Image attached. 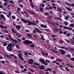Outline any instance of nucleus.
Segmentation results:
<instances>
[{
  "mask_svg": "<svg viewBox=\"0 0 74 74\" xmlns=\"http://www.w3.org/2000/svg\"><path fill=\"white\" fill-rule=\"evenodd\" d=\"M15 44H16V43H14L13 42H10V43L8 45H10L11 47H14V46L15 45Z\"/></svg>",
  "mask_w": 74,
  "mask_h": 74,
  "instance_id": "10",
  "label": "nucleus"
},
{
  "mask_svg": "<svg viewBox=\"0 0 74 74\" xmlns=\"http://www.w3.org/2000/svg\"><path fill=\"white\" fill-rule=\"evenodd\" d=\"M57 60H58V61H59V62H60L63 61V60H61V59H57Z\"/></svg>",
  "mask_w": 74,
  "mask_h": 74,
  "instance_id": "43",
  "label": "nucleus"
},
{
  "mask_svg": "<svg viewBox=\"0 0 74 74\" xmlns=\"http://www.w3.org/2000/svg\"><path fill=\"white\" fill-rule=\"evenodd\" d=\"M22 21L24 23H28L27 24L28 25H36L37 23H33L31 21H29L28 20H27L26 21L25 20V19H23V18H21Z\"/></svg>",
  "mask_w": 74,
  "mask_h": 74,
  "instance_id": "1",
  "label": "nucleus"
},
{
  "mask_svg": "<svg viewBox=\"0 0 74 74\" xmlns=\"http://www.w3.org/2000/svg\"><path fill=\"white\" fill-rule=\"evenodd\" d=\"M47 69L48 70V71H51V70H52V69H51V68H47Z\"/></svg>",
  "mask_w": 74,
  "mask_h": 74,
  "instance_id": "54",
  "label": "nucleus"
},
{
  "mask_svg": "<svg viewBox=\"0 0 74 74\" xmlns=\"http://www.w3.org/2000/svg\"><path fill=\"white\" fill-rule=\"evenodd\" d=\"M45 61L46 62H47V63H49L51 62L49 60L47 59H46Z\"/></svg>",
  "mask_w": 74,
  "mask_h": 74,
  "instance_id": "32",
  "label": "nucleus"
},
{
  "mask_svg": "<svg viewBox=\"0 0 74 74\" xmlns=\"http://www.w3.org/2000/svg\"><path fill=\"white\" fill-rule=\"evenodd\" d=\"M63 28L64 29H68V30H72V29L69 27H66L65 26H63Z\"/></svg>",
  "mask_w": 74,
  "mask_h": 74,
  "instance_id": "12",
  "label": "nucleus"
},
{
  "mask_svg": "<svg viewBox=\"0 0 74 74\" xmlns=\"http://www.w3.org/2000/svg\"><path fill=\"white\" fill-rule=\"evenodd\" d=\"M58 50L60 51V53H61V54H62V55H64V53H66L65 51L63 49H59Z\"/></svg>",
  "mask_w": 74,
  "mask_h": 74,
  "instance_id": "8",
  "label": "nucleus"
},
{
  "mask_svg": "<svg viewBox=\"0 0 74 74\" xmlns=\"http://www.w3.org/2000/svg\"><path fill=\"white\" fill-rule=\"evenodd\" d=\"M7 8L9 10H11V8H10V6L9 5H7Z\"/></svg>",
  "mask_w": 74,
  "mask_h": 74,
  "instance_id": "28",
  "label": "nucleus"
},
{
  "mask_svg": "<svg viewBox=\"0 0 74 74\" xmlns=\"http://www.w3.org/2000/svg\"><path fill=\"white\" fill-rule=\"evenodd\" d=\"M41 67H40V69H41L42 70H43V69H45V66L43 65H41L40 66Z\"/></svg>",
  "mask_w": 74,
  "mask_h": 74,
  "instance_id": "14",
  "label": "nucleus"
},
{
  "mask_svg": "<svg viewBox=\"0 0 74 74\" xmlns=\"http://www.w3.org/2000/svg\"><path fill=\"white\" fill-rule=\"evenodd\" d=\"M1 17L3 19V20L5 21L6 20V18L4 17V16L3 14H1L0 15Z\"/></svg>",
  "mask_w": 74,
  "mask_h": 74,
  "instance_id": "9",
  "label": "nucleus"
},
{
  "mask_svg": "<svg viewBox=\"0 0 74 74\" xmlns=\"http://www.w3.org/2000/svg\"><path fill=\"white\" fill-rule=\"evenodd\" d=\"M24 55H25V56H28V57H29L28 55H27V52H25Z\"/></svg>",
  "mask_w": 74,
  "mask_h": 74,
  "instance_id": "35",
  "label": "nucleus"
},
{
  "mask_svg": "<svg viewBox=\"0 0 74 74\" xmlns=\"http://www.w3.org/2000/svg\"><path fill=\"white\" fill-rule=\"evenodd\" d=\"M57 20H60V21H62V19L59 17H57Z\"/></svg>",
  "mask_w": 74,
  "mask_h": 74,
  "instance_id": "46",
  "label": "nucleus"
},
{
  "mask_svg": "<svg viewBox=\"0 0 74 74\" xmlns=\"http://www.w3.org/2000/svg\"><path fill=\"white\" fill-rule=\"evenodd\" d=\"M16 36H17L18 37H21V35H20V34H16Z\"/></svg>",
  "mask_w": 74,
  "mask_h": 74,
  "instance_id": "44",
  "label": "nucleus"
},
{
  "mask_svg": "<svg viewBox=\"0 0 74 74\" xmlns=\"http://www.w3.org/2000/svg\"><path fill=\"white\" fill-rule=\"evenodd\" d=\"M70 60H73L74 62V58H72L70 59Z\"/></svg>",
  "mask_w": 74,
  "mask_h": 74,
  "instance_id": "56",
  "label": "nucleus"
},
{
  "mask_svg": "<svg viewBox=\"0 0 74 74\" xmlns=\"http://www.w3.org/2000/svg\"><path fill=\"white\" fill-rule=\"evenodd\" d=\"M64 24L65 25H68V24H69V23H67L66 21H65L64 22Z\"/></svg>",
  "mask_w": 74,
  "mask_h": 74,
  "instance_id": "40",
  "label": "nucleus"
},
{
  "mask_svg": "<svg viewBox=\"0 0 74 74\" xmlns=\"http://www.w3.org/2000/svg\"><path fill=\"white\" fill-rule=\"evenodd\" d=\"M69 51H74V49L73 48H69Z\"/></svg>",
  "mask_w": 74,
  "mask_h": 74,
  "instance_id": "34",
  "label": "nucleus"
},
{
  "mask_svg": "<svg viewBox=\"0 0 74 74\" xmlns=\"http://www.w3.org/2000/svg\"><path fill=\"white\" fill-rule=\"evenodd\" d=\"M64 40H65V41H66L68 43H69V40L66 39H64Z\"/></svg>",
  "mask_w": 74,
  "mask_h": 74,
  "instance_id": "50",
  "label": "nucleus"
},
{
  "mask_svg": "<svg viewBox=\"0 0 74 74\" xmlns=\"http://www.w3.org/2000/svg\"><path fill=\"white\" fill-rule=\"evenodd\" d=\"M17 10L18 11H21V8H17Z\"/></svg>",
  "mask_w": 74,
  "mask_h": 74,
  "instance_id": "39",
  "label": "nucleus"
},
{
  "mask_svg": "<svg viewBox=\"0 0 74 74\" xmlns=\"http://www.w3.org/2000/svg\"><path fill=\"white\" fill-rule=\"evenodd\" d=\"M12 18L13 19H15L16 18L15 17V16H12Z\"/></svg>",
  "mask_w": 74,
  "mask_h": 74,
  "instance_id": "37",
  "label": "nucleus"
},
{
  "mask_svg": "<svg viewBox=\"0 0 74 74\" xmlns=\"http://www.w3.org/2000/svg\"><path fill=\"white\" fill-rule=\"evenodd\" d=\"M27 35L29 37H30V38L32 37V35L30 34H27Z\"/></svg>",
  "mask_w": 74,
  "mask_h": 74,
  "instance_id": "30",
  "label": "nucleus"
},
{
  "mask_svg": "<svg viewBox=\"0 0 74 74\" xmlns=\"http://www.w3.org/2000/svg\"><path fill=\"white\" fill-rule=\"evenodd\" d=\"M51 51H52L53 52H55V53H58V52H57V51H56V50L54 49H51Z\"/></svg>",
  "mask_w": 74,
  "mask_h": 74,
  "instance_id": "21",
  "label": "nucleus"
},
{
  "mask_svg": "<svg viewBox=\"0 0 74 74\" xmlns=\"http://www.w3.org/2000/svg\"><path fill=\"white\" fill-rule=\"evenodd\" d=\"M65 8H66V10H68V11H72V9L71 8H70L69 7H65Z\"/></svg>",
  "mask_w": 74,
  "mask_h": 74,
  "instance_id": "13",
  "label": "nucleus"
},
{
  "mask_svg": "<svg viewBox=\"0 0 74 74\" xmlns=\"http://www.w3.org/2000/svg\"><path fill=\"white\" fill-rule=\"evenodd\" d=\"M66 56L67 58H71V55H70V54H69V53L67 54Z\"/></svg>",
  "mask_w": 74,
  "mask_h": 74,
  "instance_id": "22",
  "label": "nucleus"
},
{
  "mask_svg": "<svg viewBox=\"0 0 74 74\" xmlns=\"http://www.w3.org/2000/svg\"><path fill=\"white\" fill-rule=\"evenodd\" d=\"M35 30L36 31V32H37V33H40V34H42V32L38 28H36Z\"/></svg>",
  "mask_w": 74,
  "mask_h": 74,
  "instance_id": "7",
  "label": "nucleus"
},
{
  "mask_svg": "<svg viewBox=\"0 0 74 74\" xmlns=\"http://www.w3.org/2000/svg\"><path fill=\"white\" fill-rule=\"evenodd\" d=\"M8 51L11 52L12 51V47L10 45H8L6 47Z\"/></svg>",
  "mask_w": 74,
  "mask_h": 74,
  "instance_id": "2",
  "label": "nucleus"
},
{
  "mask_svg": "<svg viewBox=\"0 0 74 74\" xmlns=\"http://www.w3.org/2000/svg\"><path fill=\"white\" fill-rule=\"evenodd\" d=\"M18 57H19L21 60H23V58H22V54H19L18 55Z\"/></svg>",
  "mask_w": 74,
  "mask_h": 74,
  "instance_id": "16",
  "label": "nucleus"
},
{
  "mask_svg": "<svg viewBox=\"0 0 74 74\" xmlns=\"http://www.w3.org/2000/svg\"><path fill=\"white\" fill-rule=\"evenodd\" d=\"M66 36L67 37H70V33H68L67 34H66Z\"/></svg>",
  "mask_w": 74,
  "mask_h": 74,
  "instance_id": "48",
  "label": "nucleus"
},
{
  "mask_svg": "<svg viewBox=\"0 0 74 74\" xmlns=\"http://www.w3.org/2000/svg\"><path fill=\"white\" fill-rule=\"evenodd\" d=\"M34 37L35 38H37V36L36 35H34Z\"/></svg>",
  "mask_w": 74,
  "mask_h": 74,
  "instance_id": "58",
  "label": "nucleus"
},
{
  "mask_svg": "<svg viewBox=\"0 0 74 74\" xmlns=\"http://www.w3.org/2000/svg\"><path fill=\"white\" fill-rule=\"evenodd\" d=\"M40 36H41V39L42 40H45V39L44 38V36L42 35H40Z\"/></svg>",
  "mask_w": 74,
  "mask_h": 74,
  "instance_id": "20",
  "label": "nucleus"
},
{
  "mask_svg": "<svg viewBox=\"0 0 74 74\" xmlns=\"http://www.w3.org/2000/svg\"><path fill=\"white\" fill-rule=\"evenodd\" d=\"M15 72L16 73H20L19 72V71H15Z\"/></svg>",
  "mask_w": 74,
  "mask_h": 74,
  "instance_id": "60",
  "label": "nucleus"
},
{
  "mask_svg": "<svg viewBox=\"0 0 74 74\" xmlns=\"http://www.w3.org/2000/svg\"><path fill=\"white\" fill-rule=\"evenodd\" d=\"M11 30L14 33H17V32H16V31L14 29H11Z\"/></svg>",
  "mask_w": 74,
  "mask_h": 74,
  "instance_id": "15",
  "label": "nucleus"
},
{
  "mask_svg": "<svg viewBox=\"0 0 74 74\" xmlns=\"http://www.w3.org/2000/svg\"><path fill=\"white\" fill-rule=\"evenodd\" d=\"M16 27L17 29L20 30L21 27H22V26H21V25H17L16 26Z\"/></svg>",
  "mask_w": 74,
  "mask_h": 74,
  "instance_id": "11",
  "label": "nucleus"
},
{
  "mask_svg": "<svg viewBox=\"0 0 74 74\" xmlns=\"http://www.w3.org/2000/svg\"><path fill=\"white\" fill-rule=\"evenodd\" d=\"M25 31L26 32H30V30H29V29H25Z\"/></svg>",
  "mask_w": 74,
  "mask_h": 74,
  "instance_id": "47",
  "label": "nucleus"
},
{
  "mask_svg": "<svg viewBox=\"0 0 74 74\" xmlns=\"http://www.w3.org/2000/svg\"><path fill=\"white\" fill-rule=\"evenodd\" d=\"M12 40L13 42H15L16 43H18V42H17V40H16L15 39H13L12 38V39L11 40Z\"/></svg>",
  "mask_w": 74,
  "mask_h": 74,
  "instance_id": "17",
  "label": "nucleus"
},
{
  "mask_svg": "<svg viewBox=\"0 0 74 74\" xmlns=\"http://www.w3.org/2000/svg\"><path fill=\"white\" fill-rule=\"evenodd\" d=\"M30 47L31 48H33V47H34V44L31 45Z\"/></svg>",
  "mask_w": 74,
  "mask_h": 74,
  "instance_id": "41",
  "label": "nucleus"
},
{
  "mask_svg": "<svg viewBox=\"0 0 74 74\" xmlns=\"http://www.w3.org/2000/svg\"><path fill=\"white\" fill-rule=\"evenodd\" d=\"M65 4L66 5H68V6L69 7H71L72 6L73 7H74V3H72V4H71L70 3H69L67 2H66L65 3Z\"/></svg>",
  "mask_w": 74,
  "mask_h": 74,
  "instance_id": "5",
  "label": "nucleus"
},
{
  "mask_svg": "<svg viewBox=\"0 0 74 74\" xmlns=\"http://www.w3.org/2000/svg\"><path fill=\"white\" fill-rule=\"evenodd\" d=\"M20 68H21V69H23V68H24L23 66H20Z\"/></svg>",
  "mask_w": 74,
  "mask_h": 74,
  "instance_id": "59",
  "label": "nucleus"
},
{
  "mask_svg": "<svg viewBox=\"0 0 74 74\" xmlns=\"http://www.w3.org/2000/svg\"><path fill=\"white\" fill-rule=\"evenodd\" d=\"M59 42L61 44H63V41L62 40H59Z\"/></svg>",
  "mask_w": 74,
  "mask_h": 74,
  "instance_id": "36",
  "label": "nucleus"
},
{
  "mask_svg": "<svg viewBox=\"0 0 74 74\" xmlns=\"http://www.w3.org/2000/svg\"><path fill=\"white\" fill-rule=\"evenodd\" d=\"M16 47L18 49H19V46H18L17 45H16Z\"/></svg>",
  "mask_w": 74,
  "mask_h": 74,
  "instance_id": "55",
  "label": "nucleus"
},
{
  "mask_svg": "<svg viewBox=\"0 0 74 74\" xmlns=\"http://www.w3.org/2000/svg\"><path fill=\"white\" fill-rule=\"evenodd\" d=\"M6 16H7V17H8V18H10V16L9 15V14H7L6 15Z\"/></svg>",
  "mask_w": 74,
  "mask_h": 74,
  "instance_id": "52",
  "label": "nucleus"
},
{
  "mask_svg": "<svg viewBox=\"0 0 74 74\" xmlns=\"http://www.w3.org/2000/svg\"><path fill=\"white\" fill-rule=\"evenodd\" d=\"M8 45V44H7V43L5 42L3 44V46H4V47H5V46H7V45Z\"/></svg>",
  "mask_w": 74,
  "mask_h": 74,
  "instance_id": "31",
  "label": "nucleus"
},
{
  "mask_svg": "<svg viewBox=\"0 0 74 74\" xmlns=\"http://www.w3.org/2000/svg\"><path fill=\"white\" fill-rule=\"evenodd\" d=\"M4 56H5V57H8V58H10V59L11 58V57L10 56L6 54H5L4 55Z\"/></svg>",
  "mask_w": 74,
  "mask_h": 74,
  "instance_id": "26",
  "label": "nucleus"
},
{
  "mask_svg": "<svg viewBox=\"0 0 74 74\" xmlns=\"http://www.w3.org/2000/svg\"><path fill=\"white\" fill-rule=\"evenodd\" d=\"M57 9H58V11H59V12H62V10H61L60 8H57Z\"/></svg>",
  "mask_w": 74,
  "mask_h": 74,
  "instance_id": "24",
  "label": "nucleus"
},
{
  "mask_svg": "<svg viewBox=\"0 0 74 74\" xmlns=\"http://www.w3.org/2000/svg\"><path fill=\"white\" fill-rule=\"evenodd\" d=\"M44 54L45 56H47L48 55V54L47 53H44Z\"/></svg>",
  "mask_w": 74,
  "mask_h": 74,
  "instance_id": "45",
  "label": "nucleus"
},
{
  "mask_svg": "<svg viewBox=\"0 0 74 74\" xmlns=\"http://www.w3.org/2000/svg\"><path fill=\"white\" fill-rule=\"evenodd\" d=\"M29 12L30 13H31V14H32L33 15H35V13H34L33 11H29Z\"/></svg>",
  "mask_w": 74,
  "mask_h": 74,
  "instance_id": "27",
  "label": "nucleus"
},
{
  "mask_svg": "<svg viewBox=\"0 0 74 74\" xmlns=\"http://www.w3.org/2000/svg\"><path fill=\"white\" fill-rule=\"evenodd\" d=\"M29 71H32V72H34V70L32 69H29Z\"/></svg>",
  "mask_w": 74,
  "mask_h": 74,
  "instance_id": "42",
  "label": "nucleus"
},
{
  "mask_svg": "<svg viewBox=\"0 0 74 74\" xmlns=\"http://www.w3.org/2000/svg\"><path fill=\"white\" fill-rule=\"evenodd\" d=\"M39 61L40 62H41L42 63L44 64L45 66H47L48 65V63L45 62V60H44L43 59H40Z\"/></svg>",
  "mask_w": 74,
  "mask_h": 74,
  "instance_id": "3",
  "label": "nucleus"
},
{
  "mask_svg": "<svg viewBox=\"0 0 74 74\" xmlns=\"http://www.w3.org/2000/svg\"><path fill=\"white\" fill-rule=\"evenodd\" d=\"M39 8L41 12H43V10H44V8Z\"/></svg>",
  "mask_w": 74,
  "mask_h": 74,
  "instance_id": "18",
  "label": "nucleus"
},
{
  "mask_svg": "<svg viewBox=\"0 0 74 74\" xmlns=\"http://www.w3.org/2000/svg\"><path fill=\"white\" fill-rule=\"evenodd\" d=\"M69 16H66L64 18L65 20H67L68 19V18H69Z\"/></svg>",
  "mask_w": 74,
  "mask_h": 74,
  "instance_id": "23",
  "label": "nucleus"
},
{
  "mask_svg": "<svg viewBox=\"0 0 74 74\" xmlns=\"http://www.w3.org/2000/svg\"><path fill=\"white\" fill-rule=\"evenodd\" d=\"M40 5H41V7L43 8L45 7V4L44 3L40 4Z\"/></svg>",
  "mask_w": 74,
  "mask_h": 74,
  "instance_id": "19",
  "label": "nucleus"
},
{
  "mask_svg": "<svg viewBox=\"0 0 74 74\" xmlns=\"http://www.w3.org/2000/svg\"><path fill=\"white\" fill-rule=\"evenodd\" d=\"M69 26L70 27H74V24H71Z\"/></svg>",
  "mask_w": 74,
  "mask_h": 74,
  "instance_id": "25",
  "label": "nucleus"
},
{
  "mask_svg": "<svg viewBox=\"0 0 74 74\" xmlns=\"http://www.w3.org/2000/svg\"><path fill=\"white\" fill-rule=\"evenodd\" d=\"M4 32H5V33H8V31L7 30H4Z\"/></svg>",
  "mask_w": 74,
  "mask_h": 74,
  "instance_id": "63",
  "label": "nucleus"
},
{
  "mask_svg": "<svg viewBox=\"0 0 74 74\" xmlns=\"http://www.w3.org/2000/svg\"><path fill=\"white\" fill-rule=\"evenodd\" d=\"M34 64V65H36V66H40V64H38V63H35Z\"/></svg>",
  "mask_w": 74,
  "mask_h": 74,
  "instance_id": "29",
  "label": "nucleus"
},
{
  "mask_svg": "<svg viewBox=\"0 0 74 74\" xmlns=\"http://www.w3.org/2000/svg\"><path fill=\"white\" fill-rule=\"evenodd\" d=\"M52 18V16H47V18H48L49 19H51V18Z\"/></svg>",
  "mask_w": 74,
  "mask_h": 74,
  "instance_id": "49",
  "label": "nucleus"
},
{
  "mask_svg": "<svg viewBox=\"0 0 74 74\" xmlns=\"http://www.w3.org/2000/svg\"><path fill=\"white\" fill-rule=\"evenodd\" d=\"M23 2L22 0H20L19 1V3H22Z\"/></svg>",
  "mask_w": 74,
  "mask_h": 74,
  "instance_id": "57",
  "label": "nucleus"
},
{
  "mask_svg": "<svg viewBox=\"0 0 74 74\" xmlns=\"http://www.w3.org/2000/svg\"><path fill=\"white\" fill-rule=\"evenodd\" d=\"M60 48L62 49H64V47H60Z\"/></svg>",
  "mask_w": 74,
  "mask_h": 74,
  "instance_id": "61",
  "label": "nucleus"
},
{
  "mask_svg": "<svg viewBox=\"0 0 74 74\" xmlns=\"http://www.w3.org/2000/svg\"><path fill=\"white\" fill-rule=\"evenodd\" d=\"M23 42L24 44H28V45L30 44H33V42L32 41H29V40H26L23 41Z\"/></svg>",
  "mask_w": 74,
  "mask_h": 74,
  "instance_id": "4",
  "label": "nucleus"
},
{
  "mask_svg": "<svg viewBox=\"0 0 74 74\" xmlns=\"http://www.w3.org/2000/svg\"><path fill=\"white\" fill-rule=\"evenodd\" d=\"M8 36L9 37V38L10 40H12V37H11V35H8Z\"/></svg>",
  "mask_w": 74,
  "mask_h": 74,
  "instance_id": "38",
  "label": "nucleus"
},
{
  "mask_svg": "<svg viewBox=\"0 0 74 74\" xmlns=\"http://www.w3.org/2000/svg\"><path fill=\"white\" fill-rule=\"evenodd\" d=\"M3 5H5L6 6V5H7V3L5 2L3 3Z\"/></svg>",
  "mask_w": 74,
  "mask_h": 74,
  "instance_id": "51",
  "label": "nucleus"
},
{
  "mask_svg": "<svg viewBox=\"0 0 74 74\" xmlns=\"http://www.w3.org/2000/svg\"><path fill=\"white\" fill-rule=\"evenodd\" d=\"M33 62H34V60L32 59H29L27 61V63L29 64H33Z\"/></svg>",
  "mask_w": 74,
  "mask_h": 74,
  "instance_id": "6",
  "label": "nucleus"
},
{
  "mask_svg": "<svg viewBox=\"0 0 74 74\" xmlns=\"http://www.w3.org/2000/svg\"><path fill=\"white\" fill-rule=\"evenodd\" d=\"M9 1V2H10V3H14V1Z\"/></svg>",
  "mask_w": 74,
  "mask_h": 74,
  "instance_id": "53",
  "label": "nucleus"
},
{
  "mask_svg": "<svg viewBox=\"0 0 74 74\" xmlns=\"http://www.w3.org/2000/svg\"><path fill=\"white\" fill-rule=\"evenodd\" d=\"M44 24H42L40 25V26H41V27H44Z\"/></svg>",
  "mask_w": 74,
  "mask_h": 74,
  "instance_id": "64",
  "label": "nucleus"
},
{
  "mask_svg": "<svg viewBox=\"0 0 74 74\" xmlns=\"http://www.w3.org/2000/svg\"><path fill=\"white\" fill-rule=\"evenodd\" d=\"M8 14H9V15H10V16H11V14H12V13L9 12Z\"/></svg>",
  "mask_w": 74,
  "mask_h": 74,
  "instance_id": "62",
  "label": "nucleus"
},
{
  "mask_svg": "<svg viewBox=\"0 0 74 74\" xmlns=\"http://www.w3.org/2000/svg\"><path fill=\"white\" fill-rule=\"evenodd\" d=\"M54 30L55 32H57L58 31V29L57 28H56L54 29Z\"/></svg>",
  "mask_w": 74,
  "mask_h": 74,
  "instance_id": "33",
  "label": "nucleus"
}]
</instances>
